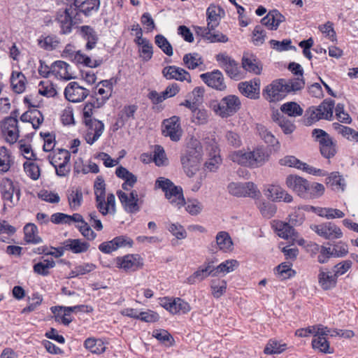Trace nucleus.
I'll return each instance as SVG.
<instances>
[{
  "label": "nucleus",
  "mask_w": 358,
  "mask_h": 358,
  "mask_svg": "<svg viewBox=\"0 0 358 358\" xmlns=\"http://www.w3.org/2000/svg\"><path fill=\"white\" fill-rule=\"evenodd\" d=\"M213 268V261H206L192 275L186 278L185 282L188 285H194L204 280L209 276L215 277Z\"/></svg>",
  "instance_id": "obj_17"
},
{
  "label": "nucleus",
  "mask_w": 358,
  "mask_h": 358,
  "mask_svg": "<svg viewBox=\"0 0 358 358\" xmlns=\"http://www.w3.org/2000/svg\"><path fill=\"white\" fill-rule=\"evenodd\" d=\"M234 243L229 234L225 231H219L215 242L210 244V250L214 253L219 251L229 252L233 250Z\"/></svg>",
  "instance_id": "obj_18"
},
{
  "label": "nucleus",
  "mask_w": 358,
  "mask_h": 358,
  "mask_svg": "<svg viewBox=\"0 0 358 358\" xmlns=\"http://www.w3.org/2000/svg\"><path fill=\"white\" fill-rule=\"evenodd\" d=\"M224 10L219 6L210 4L206 9V21L211 29H215L220 24L221 14H224Z\"/></svg>",
  "instance_id": "obj_32"
},
{
  "label": "nucleus",
  "mask_w": 358,
  "mask_h": 358,
  "mask_svg": "<svg viewBox=\"0 0 358 358\" xmlns=\"http://www.w3.org/2000/svg\"><path fill=\"white\" fill-rule=\"evenodd\" d=\"M256 129L259 136L266 143L273 146L275 143H278L274 135L268 131L264 125L257 124Z\"/></svg>",
  "instance_id": "obj_62"
},
{
  "label": "nucleus",
  "mask_w": 358,
  "mask_h": 358,
  "mask_svg": "<svg viewBox=\"0 0 358 358\" xmlns=\"http://www.w3.org/2000/svg\"><path fill=\"white\" fill-rule=\"evenodd\" d=\"M19 113L17 110L11 113V115L6 117L1 124V133L5 140L9 143H15L19 138V127L17 117Z\"/></svg>",
  "instance_id": "obj_6"
},
{
  "label": "nucleus",
  "mask_w": 358,
  "mask_h": 358,
  "mask_svg": "<svg viewBox=\"0 0 358 358\" xmlns=\"http://www.w3.org/2000/svg\"><path fill=\"white\" fill-rule=\"evenodd\" d=\"M311 229L325 239H336L343 236L341 229L332 222H325L311 226Z\"/></svg>",
  "instance_id": "obj_16"
},
{
  "label": "nucleus",
  "mask_w": 358,
  "mask_h": 358,
  "mask_svg": "<svg viewBox=\"0 0 358 358\" xmlns=\"http://www.w3.org/2000/svg\"><path fill=\"white\" fill-rule=\"evenodd\" d=\"M280 110L290 117L301 116L303 112V108L297 103L293 101L283 103Z\"/></svg>",
  "instance_id": "obj_57"
},
{
  "label": "nucleus",
  "mask_w": 358,
  "mask_h": 358,
  "mask_svg": "<svg viewBox=\"0 0 358 358\" xmlns=\"http://www.w3.org/2000/svg\"><path fill=\"white\" fill-rule=\"evenodd\" d=\"M280 164L282 166L301 170L313 176H326L328 175V173L326 171L311 166L292 155H287L284 157L280 160Z\"/></svg>",
  "instance_id": "obj_11"
},
{
  "label": "nucleus",
  "mask_w": 358,
  "mask_h": 358,
  "mask_svg": "<svg viewBox=\"0 0 358 358\" xmlns=\"http://www.w3.org/2000/svg\"><path fill=\"white\" fill-rule=\"evenodd\" d=\"M79 31V34L87 41L86 49H93L98 41V36L94 29L90 26L84 25L80 27Z\"/></svg>",
  "instance_id": "obj_34"
},
{
  "label": "nucleus",
  "mask_w": 358,
  "mask_h": 358,
  "mask_svg": "<svg viewBox=\"0 0 358 358\" xmlns=\"http://www.w3.org/2000/svg\"><path fill=\"white\" fill-rule=\"evenodd\" d=\"M55 265L52 259H43L34 265L33 271L38 275L47 276L50 274V269L53 268Z\"/></svg>",
  "instance_id": "obj_41"
},
{
  "label": "nucleus",
  "mask_w": 358,
  "mask_h": 358,
  "mask_svg": "<svg viewBox=\"0 0 358 358\" xmlns=\"http://www.w3.org/2000/svg\"><path fill=\"white\" fill-rule=\"evenodd\" d=\"M85 131L84 138L86 142L92 145L102 135L104 130L103 123L96 119L89 120L88 122H85Z\"/></svg>",
  "instance_id": "obj_15"
},
{
  "label": "nucleus",
  "mask_w": 358,
  "mask_h": 358,
  "mask_svg": "<svg viewBox=\"0 0 358 358\" xmlns=\"http://www.w3.org/2000/svg\"><path fill=\"white\" fill-rule=\"evenodd\" d=\"M71 158V153L64 149H58L53 155L48 156V159L52 165L56 164H69Z\"/></svg>",
  "instance_id": "obj_48"
},
{
  "label": "nucleus",
  "mask_w": 358,
  "mask_h": 358,
  "mask_svg": "<svg viewBox=\"0 0 358 358\" xmlns=\"http://www.w3.org/2000/svg\"><path fill=\"white\" fill-rule=\"evenodd\" d=\"M333 127L334 129L344 138L349 141L358 142V132L355 129L337 122L333 123Z\"/></svg>",
  "instance_id": "obj_51"
},
{
  "label": "nucleus",
  "mask_w": 358,
  "mask_h": 358,
  "mask_svg": "<svg viewBox=\"0 0 358 358\" xmlns=\"http://www.w3.org/2000/svg\"><path fill=\"white\" fill-rule=\"evenodd\" d=\"M93 94V100L96 101V108H100L103 106L111 96L112 92L109 91L108 89L101 87L97 85L94 88Z\"/></svg>",
  "instance_id": "obj_43"
},
{
  "label": "nucleus",
  "mask_w": 358,
  "mask_h": 358,
  "mask_svg": "<svg viewBox=\"0 0 358 358\" xmlns=\"http://www.w3.org/2000/svg\"><path fill=\"white\" fill-rule=\"evenodd\" d=\"M238 266V261L235 259H227L220 263L217 266L213 264V272L215 277L219 275H225L226 274L234 271Z\"/></svg>",
  "instance_id": "obj_36"
},
{
  "label": "nucleus",
  "mask_w": 358,
  "mask_h": 358,
  "mask_svg": "<svg viewBox=\"0 0 358 358\" xmlns=\"http://www.w3.org/2000/svg\"><path fill=\"white\" fill-rule=\"evenodd\" d=\"M24 102L29 106L33 107V108H30L20 116L21 121L24 122H29L31 124L34 129H38L43 122V116L42 113L40 110L35 108V105L31 103L29 97L25 96Z\"/></svg>",
  "instance_id": "obj_22"
},
{
  "label": "nucleus",
  "mask_w": 358,
  "mask_h": 358,
  "mask_svg": "<svg viewBox=\"0 0 358 358\" xmlns=\"http://www.w3.org/2000/svg\"><path fill=\"white\" fill-rule=\"evenodd\" d=\"M71 61L76 64H83L90 68H95L101 64L100 60H92L90 57L77 50Z\"/></svg>",
  "instance_id": "obj_50"
},
{
  "label": "nucleus",
  "mask_w": 358,
  "mask_h": 358,
  "mask_svg": "<svg viewBox=\"0 0 358 358\" xmlns=\"http://www.w3.org/2000/svg\"><path fill=\"white\" fill-rule=\"evenodd\" d=\"M70 2L80 19H83V16L87 17L92 15L100 6V0H71Z\"/></svg>",
  "instance_id": "obj_14"
},
{
  "label": "nucleus",
  "mask_w": 358,
  "mask_h": 358,
  "mask_svg": "<svg viewBox=\"0 0 358 358\" xmlns=\"http://www.w3.org/2000/svg\"><path fill=\"white\" fill-rule=\"evenodd\" d=\"M285 79L273 80L268 85L262 92L263 97L269 102H277L282 100L287 94Z\"/></svg>",
  "instance_id": "obj_8"
},
{
  "label": "nucleus",
  "mask_w": 358,
  "mask_h": 358,
  "mask_svg": "<svg viewBox=\"0 0 358 358\" xmlns=\"http://www.w3.org/2000/svg\"><path fill=\"white\" fill-rule=\"evenodd\" d=\"M142 36L141 27L138 24H136V44L138 45V55L143 61L148 62L152 57L153 45L148 39Z\"/></svg>",
  "instance_id": "obj_13"
},
{
  "label": "nucleus",
  "mask_w": 358,
  "mask_h": 358,
  "mask_svg": "<svg viewBox=\"0 0 358 358\" xmlns=\"http://www.w3.org/2000/svg\"><path fill=\"white\" fill-rule=\"evenodd\" d=\"M38 93L46 97H54L57 94V90L53 84L49 80L40 81L38 85Z\"/></svg>",
  "instance_id": "obj_60"
},
{
  "label": "nucleus",
  "mask_w": 358,
  "mask_h": 358,
  "mask_svg": "<svg viewBox=\"0 0 358 358\" xmlns=\"http://www.w3.org/2000/svg\"><path fill=\"white\" fill-rule=\"evenodd\" d=\"M324 186L319 182L310 183L308 181V187L306 189V194L303 199H317L324 193Z\"/></svg>",
  "instance_id": "obj_45"
},
{
  "label": "nucleus",
  "mask_w": 358,
  "mask_h": 358,
  "mask_svg": "<svg viewBox=\"0 0 358 358\" xmlns=\"http://www.w3.org/2000/svg\"><path fill=\"white\" fill-rule=\"evenodd\" d=\"M10 81L13 92L17 94H21L24 92L27 85V79L22 72L13 71L11 73Z\"/></svg>",
  "instance_id": "obj_35"
},
{
  "label": "nucleus",
  "mask_w": 358,
  "mask_h": 358,
  "mask_svg": "<svg viewBox=\"0 0 358 358\" xmlns=\"http://www.w3.org/2000/svg\"><path fill=\"white\" fill-rule=\"evenodd\" d=\"M66 99L73 103L83 101L89 94V90L81 87L76 82H71L64 89Z\"/></svg>",
  "instance_id": "obj_21"
},
{
  "label": "nucleus",
  "mask_w": 358,
  "mask_h": 358,
  "mask_svg": "<svg viewBox=\"0 0 358 358\" xmlns=\"http://www.w3.org/2000/svg\"><path fill=\"white\" fill-rule=\"evenodd\" d=\"M211 294L215 299H220L227 291V281L222 279L212 280L210 284Z\"/></svg>",
  "instance_id": "obj_47"
},
{
  "label": "nucleus",
  "mask_w": 358,
  "mask_h": 358,
  "mask_svg": "<svg viewBox=\"0 0 358 358\" xmlns=\"http://www.w3.org/2000/svg\"><path fill=\"white\" fill-rule=\"evenodd\" d=\"M312 136L319 143L320 150L324 157L330 159L335 156L336 153V145L325 131L315 129L312 131Z\"/></svg>",
  "instance_id": "obj_7"
},
{
  "label": "nucleus",
  "mask_w": 358,
  "mask_h": 358,
  "mask_svg": "<svg viewBox=\"0 0 358 358\" xmlns=\"http://www.w3.org/2000/svg\"><path fill=\"white\" fill-rule=\"evenodd\" d=\"M285 20V16L278 10L273 9L261 20V23L270 30H276L280 24Z\"/></svg>",
  "instance_id": "obj_31"
},
{
  "label": "nucleus",
  "mask_w": 358,
  "mask_h": 358,
  "mask_svg": "<svg viewBox=\"0 0 358 358\" xmlns=\"http://www.w3.org/2000/svg\"><path fill=\"white\" fill-rule=\"evenodd\" d=\"M287 349L285 343H280L275 339H270L266 345L264 353L266 355H279L282 353Z\"/></svg>",
  "instance_id": "obj_44"
},
{
  "label": "nucleus",
  "mask_w": 358,
  "mask_h": 358,
  "mask_svg": "<svg viewBox=\"0 0 358 358\" xmlns=\"http://www.w3.org/2000/svg\"><path fill=\"white\" fill-rule=\"evenodd\" d=\"M265 196L270 200L275 202L284 201L290 203L293 200L291 194L287 193L283 188L276 185H269L265 189Z\"/></svg>",
  "instance_id": "obj_25"
},
{
  "label": "nucleus",
  "mask_w": 358,
  "mask_h": 358,
  "mask_svg": "<svg viewBox=\"0 0 358 358\" xmlns=\"http://www.w3.org/2000/svg\"><path fill=\"white\" fill-rule=\"evenodd\" d=\"M249 155V151L238 150L232 152L229 155V158L235 163L251 168Z\"/></svg>",
  "instance_id": "obj_55"
},
{
  "label": "nucleus",
  "mask_w": 358,
  "mask_h": 358,
  "mask_svg": "<svg viewBox=\"0 0 358 358\" xmlns=\"http://www.w3.org/2000/svg\"><path fill=\"white\" fill-rule=\"evenodd\" d=\"M215 59L220 68L226 74L234 80H240L245 78V73L239 64L227 52H220L215 55Z\"/></svg>",
  "instance_id": "obj_4"
},
{
  "label": "nucleus",
  "mask_w": 358,
  "mask_h": 358,
  "mask_svg": "<svg viewBox=\"0 0 358 358\" xmlns=\"http://www.w3.org/2000/svg\"><path fill=\"white\" fill-rule=\"evenodd\" d=\"M207 149L209 151V159L205 163V166L210 171H215L222 163L217 143L213 141Z\"/></svg>",
  "instance_id": "obj_29"
},
{
  "label": "nucleus",
  "mask_w": 358,
  "mask_h": 358,
  "mask_svg": "<svg viewBox=\"0 0 358 358\" xmlns=\"http://www.w3.org/2000/svg\"><path fill=\"white\" fill-rule=\"evenodd\" d=\"M335 102L333 99H326L318 106H315L317 111L323 113L322 120H331L333 117V110Z\"/></svg>",
  "instance_id": "obj_49"
},
{
  "label": "nucleus",
  "mask_w": 358,
  "mask_h": 358,
  "mask_svg": "<svg viewBox=\"0 0 358 358\" xmlns=\"http://www.w3.org/2000/svg\"><path fill=\"white\" fill-rule=\"evenodd\" d=\"M238 90L244 96L250 99H257L260 95V80L255 78L248 81L241 82Z\"/></svg>",
  "instance_id": "obj_20"
},
{
  "label": "nucleus",
  "mask_w": 358,
  "mask_h": 358,
  "mask_svg": "<svg viewBox=\"0 0 358 358\" xmlns=\"http://www.w3.org/2000/svg\"><path fill=\"white\" fill-rule=\"evenodd\" d=\"M256 129L259 136L266 143L273 146L275 143H278L274 135L268 131L264 125L257 124Z\"/></svg>",
  "instance_id": "obj_63"
},
{
  "label": "nucleus",
  "mask_w": 358,
  "mask_h": 358,
  "mask_svg": "<svg viewBox=\"0 0 358 358\" xmlns=\"http://www.w3.org/2000/svg\"><path fill=\"white\" fill-rule=\"evenodd\" d=\"M68 203L72 210H78L81 206L83 197L80 188L72 189L67 194Z\"/></svg>",
  "instance_id": "obj_39"
},
{
  "label": "nucleus",
  "mask_w": 358,
  "mask_h": 358,
  "mask_svg": "<svg viewBox=\"0 0 358 358\" xmlns=\"http://www.w3.org/2000/svg\"><path fill=\"white\" fill-rule=\"evenodd\" d=\"M38 45L46 50H52L55 49L59 43V41L57 36L50 35L46 36H41L38 40Z\"/></svg>",
  "instance_id": "obj_59"
},
{
  "label": "nucleus",
  "mask_w": 358,
  "mask_h": 358,
  "mask_svg": "<svg viewBox=\"0 0 358 358\" xmlns=\"http://www.w3.org/2000/svg\"><path fill=\"white\" fill-rule=\"evenodd\" d=\"M162 75L167 80H176L180 82H192L191 75L185 69L176 66H168L162 69Z\"/></svg>",
  "instance_id": "obj_26"
},
{
  "label": "nucleus",
  "mask_w": 358,
  "mask_h": 358,
  "mask_svg": "<svg viewBox=\"0 0 358 358\" xmlns=\"http://www.w3.org/2000/svg\"><path fill=\"white\" fill-rule=\"evenodd\" d=\"M311 344L313 349L321 352L325 354H331L333 352V350H330L329 342L324 336L314 334Z\"/></svg>",
  "instance_id": "obj_52"
},
{
  "label": "nucleus",
  "mask_w": 358,
  "mask_h": 358,
  "mask_svg": "<svg viewBox=\"0 0 358 358\" xmlns=\"http://www.w3.org/2000/svg\"><path fill=\"white\" fill-rule=\"evenodd\" d=\"M241 69L246 72L259 75L262 68L256 56L252 54L244 53L241 59Z\"/></svg>",
  "instance_id": "obj_30"
},
{
  "label": "nucleus",
  "mask_w": 358,
  "mask_h": 358,
  "mask_svg": "<svg viewBox=\"0 0 358 358\" xmlns=\"http://www.w3.org/2000/svg\"><path fill=\"white\" fill-rule=\"evenodd\" d=\"M66 247L73 253L78 254L86 252L90 248V244L80 239H69L66 241Z\"/></svg>",
  "instance_id": "obj_54"
},
{
  "label": "nucleus",
  "mask_w": 358,
  "mask_h": 358,
  "mask_svg": "<svg viewBox=\"0 0 358 358\" xmlns=\"http://www.w3.org/2000/svg\"><path fill=\"white\" fill-rule=\"evenodd\" d=\"M12 164L10 151L4 146H0V173L9 171Z\"/></svg>",
  "instance_id": "obj_56"
},
{
  "label": "nucleus",
  "mask_w": 358,
  "mask_h": 358,
  "mask_svg": "<svg viewBox=\"0 0 358 358\" xmlns=\"http://www.w3.org/2000/svg\"><path fill=\"white\" fill-rule=\"evenodd\" d=\"M278 235L284 238L288 239L294 236V229L288 223L278 221L274 224Z\"/></svg>",
  "instance_id": "obj_53"
},
{
  "label": "nucleus",
  "mask_w": 358,
  "mask_h": 358,
  "mask_svg": "<svg viewBox=\"0 0 358 358\" xmlns=\"http://www.w3.org/2000/svg\"><path fill=\"white\" fill-rule=\"evenodd\" d=\"M155 43L166 55H173V48L164 36L162 34L156 35L155 37Z\"/></svg>",
  "instance_id": "obj_64"
},
{
  "label": "nucleus",
  "mask_w": 358,
  "mask_h": 358,
  "mask_svg": "<svg viewBox=\"0 0 358 358\" xmlns=\"http://www.w3.org/2000/svg\"><path fill=\"white\" fill-rule=\"evenodd\" d=\"M249 155L250 161H251V168L261 166L268 158V154L263 146H258L253 150L249 151Z\"/></svg>",
  "instance_id": "obj_33"
},
{
  "label": "nucleus",
  "mask_w": 358,
  "mask_h": 358,
  "mask_svg": "<svg viewBox=\"0 0 358 358\" xmlns=\"http://www.w3.org/2000/svg\"><path fill=\"white\" fill-rule=\"evenodd\" d=\"M159 304L172 315H184L191 310L189 303L180 297H163Z\"/></svg>",
  "instance_id": "obj_9"
},
{
  "label": "nucleus",
  "mask_w": 358,
  "mask_h": 358,
  "mask_svg": "<svg viewBox=\"0 0 358 358\" xmlns=\"http://www.w3.org/2000/svg\"><path fill=\"white\" fill-rule=\"evenodd\" d=\"M241 102L236 95H228L219 102L212 103L214 112L222 117H228L234 115L240 108Z\"/></svg>",
  "instance_id": "obj_5"
},
{
  "label": "nucleus",
  "mask_w": 358,
  "mask_h": 358,
  "mask_svg": "<svg viewBox=\"0 0 358 358\" xmlns=\"http://www.w3.org/2000/svg\"><path fill=\"white\" fill-rule=\"evenodd\" d=\"M184 155L187 156L188 157H195L196 159L201 161L202 157V146L201 143L196 140H192L187 146L186 152Z\"/></svg>",
  "instance_id": "obj_61"
},
{
  "label": "nucleus",
  "mask_w": 358,
  "mask_h": 358,
  "mask_svg": "<svg viewBox=\"0 0 358 358\" xmlns=\"http://www.w3.org/2000/svg\"><path fill=\"white\" fill-rule=\"evenodd\" d=\"M52 75L59 80H69L74 78L71 66L60 60L52 64Z\"/></svg>",
  "instance_id": "obj_28"
},
{
  "label": "nucleus",
  "mask_w": 358,
  "mask_h": 358,
  "mask_svg": "<svg viewBox=\"0 0 358 358\" xmlns=\"http://www.w3.org/2000/svg\"><path fill=\"white\" fill-rule=\"evenodd\" d=\"M162 126L164 127L162 134L164 136L169 137L174 142H178L180 140L182 135V129L180 118L178 116L173 115L164 120Z\"/></svg>",
  "instance_id": "obj_12"
},
{
  "label": "nucleus",
  "mask_w": 358,
  "mask_h": 358,
  "mask_svg": "<svg viewBox=\"0 0 358 358\" xmlns=\"http://www.w3.org/2000/svg\"><path fill=\"white\" fill-rule=\"evenodd\" d=\"M285 183L289 189L303 199L304 194L306 192V187H308V180L306 179L296 175H289L286 178Z\"/></svg>",
  "instance_id": "obj_27"
},
{
  "label": "nucleus",
  "mask_w": 358,
  "mask_h": 358,
  "mask_svg": "<svg viewBox=\"0 0 358 358\" xmlns=\"http://www.w3.org/2000/svg\"><path fill=\"white\" fill-rule=\"evenodd\" d=\"M182 62L184 66L189 69L194 70L203 64L201 56L197 52L187 53L183 56Z\"/></svg>",
  "instance_id": "obj_40"
},
{
  "label": "nucleus",
  "mask_w": 358,
  "mask_h": 358,
  "mask_svg": "<svg viewBox=\"0 0 358 358\" xmlns=\"http://www.w3.org/2000/svg\"><path fill=\"white\" fill-rule=\"evenodd\" d=\"M155 187L164 192L165 198L173 206L180 208L185 205L182 188L176 185L169 178L159 177L155 181Z\"/></svg>",
  "instance_id": "obj_1"
},
{
  "label": "nucleus",
  "mask_w": 358,
  "mask_h": 358,
  "mask_svg": "<svg viewBox=\"0 0 358 358\" xmlns=\"http://www.w3.org/2000/svg\"><path fill=\"white\" fill-rule=\"evenodd\" d=\"M318 283L323 290L327 291L336 287L338 278L332 270L327 267H320L317 275Z\"/></svg>",
  "instance_id": "obj_24"
},
{
  "label": "nucleus",
  "mask_w": 358,
  "mask_h": 358,
  "mask_svg": "<svg viewBox=\"0 0 358 358\" xmlns=\"http://www.w3.org/2000/svg\"><path fill=\"white\" fill-rule=\"evenodd\" d=\"M0 194L4 210L17 206L21 197L19 184L9 178H3L0 183Z\"/></svg>",
  "instance_id": "obj_2"
},
{
  "label": "nucleus",
  "mask_w": 358,
  "mask_h": 358,
  "mask_svg": "<svg viewBox=\"0 0 358 358\" xmlns=\"http://www.w3.org/2000/svg\"><path fill=\"white\" fill-rule=\"evenodd\" d=\"M182 168L188 177H192L199 169L200 160L196 159L195 157H188L182 155L180 158Z\"/></svg>",
  "instance_id": "obj_37"
},
{
  "label": "nucleus",
  "mask_w": 358,
  "mask_h": 358,
  "mask_svg": "<svg viewBox=\"0 0 358 358\" xmlns=\"http://www.w3.org/2000/svg\"><path fill=\"white\" fill-rule=\"evenodd\" d=\"M200 78L208 86L217 90L223 91L227 87L224 76L220 70L202 73Z\"/></svg>",
  "instance_id": "obj_23"
},
{
  "label": "nucleus",
  "mask_w": 358,
  "mask_h": 358,
  "mask_svg": "<svg viewBox=\"0 0 358 358\" xmlns=\"http://www.w3.org/2000/svg\"><path fill=\"white\" fill-rule=\"evenodd\" d=\"M51 310L52 313L55 314V320L57 322L66 326L72 322V318L70 316L71 313L67 311L65 307L54 306L51 308Z\"/></svg>",
  "instance_id": "obj_58"
},
{
  "label": "nucleus",
  "mask_w": 358,
  "mask_h": 358,
  "mask_svg": "<svg viewBox=\"0 0 358 358\" xmlns=\"http://www.w3.org/2000/svg\"><path fill=\"white\" fill-rule=\"evenodd\" d=\"M85 348L94 354H101L106 350L104 342L99 338H88L84 342Z\"/></svg>",
  "instance_id": "obj_42"
},
{
  "label": "nucleus",
  "mask_w": 358,
  "mask_h": 358,
  "mask_svg": "<svg viewBox=\"0 0 358 358\" xmlns=\"http://www.w3.org/2000/svg\"><path fill=\"white\" fill-rule=\"evenodd\" d=\"M103 201L101 204L99 202H96V207L99 212L103 215H106L108 213H115V197L113 194H109L107 196V200L106 201V196H103Z\"/></svg>",
  "instance_id": "obj_38"
},
{
  "label": "nucleus",
  "mask_w": 358,
  "mask_h": 358,
  "mask_svg": "<svg viewBox=\"0 0 358 358\" xmlns=\"http://www.w3.org/2000/svg\"><path fill=\"white\" fill-rule=\"evenodd\" d=\"M227 188L229 194L237 197L257 198L260 195L257 185L252 182H231Z\"/></svg>",
  "instance_id": "obj_10"
},
{
  "label": "nucleus",
  "mask_w": 358,
  "mask_h": 358,
  "mask_svg": "<svg viewBox=\"0 0 358 358\" xmlns=\"http://www.w3.org/2000/svg\"><path fill=\"white\" fill-rule=\"evenodd\" d=\"M56 21L60 27L62 34H69L74 25L82 23L83 19L79 18V15L74 10L69 1L64 10H59L56 15Z\"/></svg>",
  "instance_id": "obj_3"
},
{
  "label": "nucleus",
  "mask_w": 358,
  "mask_h": 358,
  "mask_svg": "<svg viewBox=\"0 0 358 358\" xmlns=\"http://www.w3.org/2000/svg\"><path fill=\"white\" fill-rule=\"evenodd\" d=\"M118 199L123 208L129 213L134 212V186H128L122 183V189L117 192Z\"/></svg>",
  "instance_id": "obj_19"
},
{
  "label": "nucleus",
  "mask_w": 358,
  "mask_h": 358,
  "mask_svg": "<svg viewBox=\"0 0 358 358\" xmlns=\"http://www.w3.org/2000/svg\"><path fill=\"white\" fill-rule=\"evenodd\" d=\"M24 240L28 243L38 244L42 240L38 236V229L34 224H27L24 227Z\"/></svg>",
  "instance_id": "obj_46"
}]
</instances>
